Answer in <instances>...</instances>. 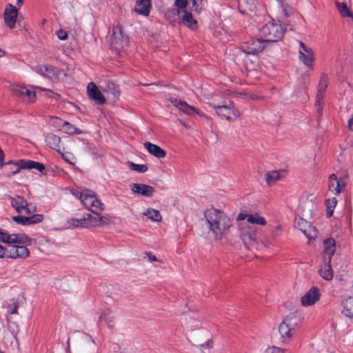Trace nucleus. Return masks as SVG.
<instances>
[{
    "label": "nucleus",
    "mask_w": 353,
    "mask_h": 353,
    "mask_svg": "<svg viewBox=\"0 0 353 353\" xmlns=\"http://www.w3.org/2000/svg\"><path fill=\"white\" fill-rule=\"evenodd\" d=\"M94 214V215L85 214L88 227H101L110 223L108 216H103L99 212Z\"/></svg>",
    "instance_id": "nucleus-15"
},
{
    "label": "nucleus",
    "mask_w": 353,
    "mask_h": 353,
    "mask_svg": "<svg viewBox=\"0 0 353 353\" xmlns=\"http://www.w3.org/2000/svg\"><path fill=\"white\" fill-rule=\"evenodd\" d=\"M248 223L261 225H265L266 224L265 219L257 214H250L248 216Z\"/></svg>",
    "instance_id": "nucleus-38"
},
{
    "label": "nucleus",
    "mask_w": 353,
    "mask_h": 353,
    "mask_svg": "<svg viewBox=\"0 0 353 353\" xmlns=\"http://www.w3.org/2000/svg\"><path fill=\"white\" fill-rule=\"evenodd\" d=\"M324 254L325 258L327 256L329 263H331L332 256L334 254L335 248V241L334 239L330 238L324 241Z\"/></svg>",
    "instance_id": "nucleus-28"
},
{
    "label": "nucleus",
    "mask_w": 353,
    "mask_h": 353,
    "mask_svg": "<svg viewBox=\"0 0 353 353\" xmlns=\"http://www.w3.org/2000/svg\"><path fill=\"white\" fill-rule=\"evenodd\" d=\"M297 227L309 240L314 239L318 236V231L315 227L304 219H299L296 222Z\"/></svg>",
    "instance_id": "nucleus-14"
},
{
    "label": "nucleus",
    "mask_w": 353,
    "mask_h": 353,
    "mask_svg": "<svg viewBox=\"0 0 353 353\" xmlns=\"http://www.w3.org/2000/svg\"><path fill=\"white\" fill-rule=\"evenodd\" d=\"M70 225L74 228H88L85 214H83L81 218H71L68 221Z\"/></svg>",
    "instance_id": "nucleus-33"
},
{
    "label": "nucleus",
    "mask_w": 353,
    "mask_h": 353,
    "mask_svg": "<svg viewBox=\"0 0 353 353\" xmlns=\"http://www.w3.org/2000/svg\"><path fill=\"white\" fill-rule=\"evenodd\" d=\"M348 128L350 130H353V115L348 120Z\"/></svg>",
    "instance_id": "nucleus-53"
},
{
    "label": "nucleus",
    "mask_w": 353,
    "mask_h": 353,
    "mask_svg": "<svg viewBox=\"0 0 353 353\" xmlns=\"http://www.w3.org/2000/svg\"><path fill=\"white\" fill-rule=\"evenodd\" d=\"M181 124H182L184 127L188 128V125H187L185 123H183V122H181Z\"/></svg>",
    "instance_id": "nucleus-60"
},
{
    "label": "nucleus",
    "mask_w": 353,
    "mask_h": 353,
    "mask_svg": "<svg viewBox=\"0 0 353 353\" xmlns=\"http://www.w3.org/2000/svg\"><path fill=\"white\" fill-rule=\"evenodd\" d=\"M342 312L347 317H353V297H349L343 301Z\"/></svg>",
    "instance_id": "nucleus-32"
},
{
    "label": "nucleus",
    "mask_w": 353,
    "mask_h": 353,
    "mask_svg": "<svg viewBox=\"0 0 353 353\" xmlns=\"http://www.w3.org/2000/svg\"><path fill=\"white\" fill-rule=\"evenodd\" d=\"M208 105L214 110L216 114L221 119L234 121L241 117V112L232 103L223 105H214L210 103Z\"/></svg>",
    "instance_id": "nucleus-5"
},
{
    "label": "nucleus",
    "mask_w": 353,
    "mask_h": 353,
    "mask_svg": "<svg viewBox=\"0 0 353 353\" xmlns=\"http://www.w3.org/2000/svg\"><path fill=\"white\" fill-rule=\"evenodd\" d=\"M299 59L307 66L312 68L314 62V54L304 53L301 50L299 51Z\"/></svg>",
    "instance_id": "nucleus-34"
},
{
    "label": "nucleus",
    "mask_w": 353,
    "mask_h": 353,
    "mask_svg": "<svg viewBox=\"0 0 353 353\" xmlns=\"http://www.w3.org/2000/svg\"><path fill=\"white\" fill-rule=\"evenodd\" d=\"M188 3V0H176L174 2V5L181 10H185Z\"/></svg>",
    "instance_id": "nucleus-46"
},
{
    "label": "nucleus",
    "mask_w": 353,
    "mask_h": 353,
    "mask_svg": "<svg viewBox=\"0 0 353 353\" xmlns=\"http://www.w3.org/2000/svg\"><path fill=\"white\" fill-rule=\"evenodd\" d=\"M3 246L0 245V258H3Z\"/></svg>",
    "instance_id": "nucleus-56"
},
{
    "label": "nucleus",
    "mask_w": 353,
    "mask_h": 353,
    "mask_svg": "<svg viewBox=\"0 0 353 353\" xmlns=\"http://www.w3.org/2000/svg\"><path fill=\"white\" fill-rule=\"evenodd\" d=\"M327 214H329V216H331L332 214V210L330 212H328Z\"/></svg>",
    "instance_id": "nucleus-61"
},
{
    "label": "nucleus",
    "mask_w": 353,
    "mask_h": 353,
    "mask_svg": "<svg viewBox=\"0 0 353 353\" xmlns=\"http://www.w3.org/2000/svg\"><path fill=\"white\" fill-rule=\"evenodd\" d=\"M327 87V77L325 75H323L321 78L320 82L318 86V90L316 95V101L315 106L317 109V112L319 115H321L323 112V105L322 101L323 99L324 93L325 92L326 88Z\"/></svg>",
    "instance_id": "nucleus-13"
},
{
    "label": "nucleus",
    "mask_w": 353,
    "mask_h": 353,
    "mask_svg": "<svg viewBox=\"0 0 353 353\" xmlns=\"http://www.w3.org/2000/svg\"><path fill=\"white\" fill-rule=\"evenodd\" d=\"M276 228V229H280V226H277Z\"/></svg>",
    "instance_id": "nucleus-62"
},
{
    "label": "nucleus",
    "mask_w": 353,
    "mask_h": 353,
    "mask_svg": "<svg viewBox=\"0 0 353 353\" xmlns=\"http://www.w3.org/2000/svg\"><path fill=\"white\" fill-rule=\"evenodd\" d=\"M263 39L252 38L245 42L241 47L242 50L248 54H256L261 52L265 46Z\"/></svg>",
    "instance_id": "nucleus-10"
},
{
    "label": "nucleus",
    "mask_w": 353,
    "mask_h": 353,
    "mask_svg": "<svg viewBox=\"0 0 353 353\" xmlns=\"http://www.w3.org/2000/svg\"><path fill=\"white\" fill-rule=\"evenodd\" d=\"M127 40L123 37L120 27L113 28V34L111 40V47L116 50L120 51L124 49Z\"/></svg>",
    "instance_id": "nucleus-17"
},
{
    "label": "nucleus",
    "mask_w": 353,
    "mask_h": 353,
    "mask_svg": "<svg viewBox=\"0 0 353 353\" xmlns=\"http://www.w3.org/2000/svg\"><path fill=\"white\" fill-rule=\"evenodd\" d=\"M36 71L42 76L50 79H57L63 72L59 68L48 65H39L37 67Z\"/></svg>",
    "instance_id": "nucleus-18"
},
{
    "label": "nucleus",
    "mask_w": 353,
    "mask_h": 353,
    "mask_svg": "<svg viewBox=\"0 0 353 353\" xmlns=\"http://www.w3.org/2000/svg\"><path fill=\"white\" fill-rule=\"evenodd\" d=\"M28 217H29L30 225V224H34V223H41L43 220V215L42 214H34V215H32L31 216H28Z\"/></svg>",
    "instance_id": "nucleus-43"
},
{
    "label": "nucleus",
    "mask_w": 353,
    "mask_h": 353,
    "mask_svg": "<svg viewBox=\"0 0 353 353\" xmlns=\"http://www.w3.org/2000/svg\"><path fill=\"white\" fill-rule=\"evenodd\" d=\"M22 169H35L39 172H43L45 170V165L39 162L31 161V160H20L17 163V169L16 171L12 172V174H15L19 172V170Z\"/></svg>",
    "instance_id": "nucleus-21"
},
{
    "label": "nucleus",
    "mask_w": 353,
    "mask_h": 353,
    "mask_svg": "<svg viewBox=\"0 0 353 353\" xmlns=\"http://www.w3.org/2000/svg\"><path fill=\"white\" fill-rule=\"evenodd\" d=\"M240 238L247 249H251L255 244L256 230L249 225H241Z\"/></svg>",
    "instance_id": "nucleus-9"
},
{
    "label": "nucleus",
    "mask_w": 353,
    "mask_h": 353,
    "mask_svg": "<svg viewBox=\"0 0 353 353\" xmlns=\"http://www.w3.org/2000/svg\"><path fill=\"white\" fill-rule=\"evenodd\" d=\"M256 9L255 0H239V10L245 14H249Z\"/></svg>",
    "instance_id": "nucleus-26"
},
{
    "label": "nucleus",
    "mask_w": 353,
    "mask_h": 353,
    "mask_svg": "<svg viewBox=\"0 0 353 353\" xmlns=\"http://www.w3.org/2000/svg\"><path fill=\"white\" fill-rule=\"evenodd\" d=\"M130 188L133 193L147 197H152L155 192L152 186L143 183H133L130 185Z\"/></svg>",
    "instance_id": "nucleus-19"
},
{
    "label": "nucleus",
    "mask_w": 353,
    "mask_h": 353,
    "mask_svg": "<svg viewBox=\"0 0 353 353\" xmlns=\"http://www.w3.org/2000/svg\"><path fill=\"white\" fill-rule=\"evenodd\" d=\"M190 3L195 12H200V6L201 5L202 0H190Z\"/></svg>",
    "instance_id": "nucleus-45"
},
{
    "label": "nucleus",
    "mask_w": 353,
    "mask_h": 353,
    "mask_svg": "<svg viewBox=\"0 0 353 353\" xmlns=\"http://www.w3.org/2000/svg\"><path fill=\"white\" fill-rule=\"evenodd\" d=\"M73 194L78 197L84 207L92 213L103 211L105 209V205L98 199L97 195L90 190H85Z\"/></svg>",
    "instance_id": "nucleus-2"
},
{
    "label": "nucleus",
    "mask_w": 353,
    "mask_h": 353,
    "mask_svg": "<svg viewBox=\"0 0 353 353\" xmlns=\"http://www.w3.org/2000/svg\"><path fill=\"white\" fill-rule=\"evenodd\" d=\"M299 323V318L294 314L286 316L279 325V331L283 340L288 339L294 334Z\"/></svg>",
    "instance_id": "nucleus-4"
},
{
    "label": "nucleus",
    "mask_w": 353,
    "mask_h": 353,
    "mask_svg": "<svg viewBox=\"0 0 353 353\" xmlns=\"http://www.w3.org/2000/svg\"><path fill=\"white\" fill-rule=\"evenodd\" d=\"M336 7L342 17L353 18V13L350 10L345 3L336 2Z\"/></svg>",
    "instance_id": "nucleus-37"
},
{
    "label": "nucleus",
    "mask_w": 353,
    "mask_h": 353,
    "mask_svg": "<svg viewBox=\"0 0 353 353\" xmlns=\"http://www.w3.org/2000/svg\"><path fill=\"white\" fill-rule=\"evenodd\" d=\"M62 156H63V159H64L66 161H68V163H70V164H72V165H74V164L73 162H71V161L68 159V158L66 156H65V155H63V154H62Z\"/></svg>",
    "instance_id": "nucleus-55"
},
{
    "label": "nucleus",
    "mask_w": 353,
    "mask_h": 353,
    "mask_svg": "<svg viewBox=\"0 0 353 353\" xmlns=\"http://www.w3.org/2000/svg\"><path fill=\"white\" fill-rule=\"evenodd\" d=\"M19 301L15 299H11L7 303L8 312L10 314H17Z\"/></svg>",
    "instance_id": "nucleus-39"
},
{
    "label": "nucleus",
    "mask_w": 353,
    "mask_h": 353,
    "mask_svg": "<svg viewBox=\"0 0 353 353\" xmlns=\"http://www.w3.org/2000/svg\"><path fill=\"white\" fill-rule=\"evenodd\" d=\"M143 214L148 219L155 222H160L162 220V216L159 211L153 208H148Z\"/></svg>",
    "instance_id": "nucleus-35"
},
{
    "label": "nucleus",
    "mask_w": 353,
    "mask_h": 353,
    "mask_svg": "<svg viewBox=\"0 0 353 353\" xmlns=\"http://www.w3.org/2000/svg\"><path fill=\"white\" fill-rule=\"evenodd\" d=\"M148 258L151 261H157V257L154 255H152L151 254H148Z\"/></svg>",
    "instance_id": "nucleus-54"
},
{
    "label": "nucleus",
    "mask_w": 353,
    "mask_h": 353,
    "mask_svg": "<svg viewBox=\"0 0 353 353\" xmlns=\"http://www.w3.org/2000/svg\"><path fill=\"white\" fill-rule=\"evenodd\" d=\"M8 200L10 202L11 206L19 214L25 212L26 214L30 215L37 211L35 205L29 204L28 201L21 196H8Z\"/></svg>",
    "instance_id": "nucleus-6"
},
{
    "label": "nucleus",
    "mask_w": 353,
    "mask_h": 353,
    "mask_svg": "<svg viewBox=\"0 0 353 353\" xmlns=\"http://www.w3.org/2000/svg\"><path fill=\"white\" fill-rule=\"evenodd\" d=\"M108 90H105V92L111 93L114 97H117L119 94V90L117 86L114 83H109L108 84Z\"/></svg>",
    "instance_id": "nucleus-42"
},
{
    "label": "nucleus",
    "mask_w": 353,
    "mask_h": 353,
    "mask_svg": "<svg viewBox=\"0 0 353 353\" xmlns=\"http://www.w3.org/2000/svg\"><path fill=\"white\" fill-rule=\"evenodd\" d=\"M18 11L17 8L12 4H8L5 9L3 19L6 24L10 29L15 26Z\"/></svg>",
    "instance_id": "nucleus-20"
},
{
    "label": "nucleus",
    "mask_w": 353,
    "mask_h": 353,
    "mask_svg": "<svg viewBox=\"0 0 353 353\" xmlns=\"http://www.w3.org/2000/svg\"><path fill=\"white\" fill-rule=\"evenodd\" d=\"M348 174L345 172L338 176L336 174H332L329 176L328 188L334 194H340L343 192L347 185Z\"/></svg>",
    "instance_id": "nucleus-7"
},
{
    "label": "nucleus",
    "mask_w": 353,
    "mask_h": 353,
    "mask_svg": "<svg viewBox=\"0 0 353 353\" xmlns=\"http://www.w3.org/2000/svg\"><path fill=\"white\" fill-rule=\"evenodd\" d=\"M52 124L55 126L56 128H61L63 126V123L65 121H63L59 117H51V121Z\"/></svg>",
    "instance_id": "nucleus-44"
},
{
    "label": "nucleus",
    "mask_w": 353,
    "mask_h": 353,
    "mask_svg": "<svg viewBox=\"0 0 353 353\" xmlns=\"http://www.w3.org/2000/svg\"><path fill=\"white\" fill-rule=\"evenodd\" d=\"M62 130L65 133L68 134H80L83 133L80 129L77 128L74 125L68 121L63 123Z\"/></svg>",
    "instance_id": "nucleus-36"
},
{
    "label": "nucleus",
    "mask_w": 353,
    "mask_h": 353,
    "mask_svg": "<svg viewBox=\"0 0 353 353\" xmlns=\"http://www.w3.org/2000/svg\"><path fill=\"white\" fill-rule=\"evenodd\" d=\"M57 36L61 40H65L68 38V34L65 31L63 30H59L57 31Z\"/></svg>",
    "instance_id": "nucleus-50"
},
{
    "label": "nucleus",
    "mask_w": 353,
    "mask_h": 353,
    "mask_svg": "<svg viewBox=\"0 0 353 353\" xmlns=\"http://www.w3.org/2000/svg\"><path fill=\"white\" fill-rule=\"evenodd\" d=\"M285 173V170H280V171H271L266 174V181L267 183L271 185L273 183H274L277 180H279L281 179L283 175Z\"/></svg>",
    "instance_id": "nucleus-30"
},
{
    "label": "nucleus",
    "mask_w": 353,
    "mask_h": 353,
    "mask_svg": "<svg viewBox=\"0 0 353 353\" xmlns=\"http://www.w3.org/2000/svg\"><path fill=\"white\" fill-rule=\"evenodd\" d=\"M212 342L210 341H208L206 343L201 344V347L202 348V350L205 348L210 349L212 347Z\"/></svg>",
    "instance_id": "nucleus-52"
},
{
    "label": "nucleus",
    "mask_w": 353,
    "mask_h": 353,
    "mask_svg": "<svg viewBox=\"0 0 353 353\" xmlns=\"http://www.w3.org/2000/svg\"><path fill=\"white\" fill-rule=\"evenodd\" d=\"M170 101L175 107H176L180 111L184 112L185 114H187L188 115L197 114L201 117H203L208 119H210V117H208L207 115L201 112L195 107L188 105L186 102L183 101L175 98H171Z\"/></svg>",
    "instance_id": "nucleus-12"
},
{
    "label": "nucleus",
    "mask_w": 353,
    "mask_h": 353,
    "mask_svg": "<svg viewBox=\"0 0 353 353\" xmlns=\"http://www.w3.org/2000/svg\"><path fill=\"white\" fill-rule=\"evenodd\" d=\"M177 14L185 26L192 30L196 28L197 22L193 19L191 12H188L186 10H178Z\"/></svg>",
    "instance_id": "nucleus-23"
},
{
    "label": "nucleus",
    "mask_w": 353,
    "mask_h": 353,
    "mask_svg": "<svg viewBox=\"0 0 353 353\" xmlns=\"http://www.w3.org/2000/svg\"><path fill=\"white\" fill-rule=\"evenodd\" d=\"M17 5L21 6L23 4V0H17Z\"/></svg>",
    "instance_id": "nucleus-57"
},
{
    "label": "nucleus",
    "mask_w": 353,
    "mask_h": 353,
    "mask_svg": "<svg viewBox=\"0 0 353 353\" xmlns=\"http://www.w3.org/2000/svg\"><path fill=\"white\" fill-rule=\"evenodd\" d=\"M128 167L139 173H145L148 170V166L144 164H136L132 162H128Z\"/></svg>",
    "instance_id": "nucleus-40"
},
{
    "label": "nucleus",
    "mask_w": 353,
    "mask_h": 353,
    "mask_svg": "<svg viewBox=\"0 0 353 353\" xmlns=\"http://www.w3.org/2000/svg\"><path fill=\"white\" fill-rule=\"evenodd\" d=\"M151 10V0H137L134 10L137 13L148 17Z\"/></svg>",
    "instance_id": "nucleus-24"
},
{
    "label": "nucleus",
    "mask_w": 353,
    "mask_h": 353,
    "mask_svg": "<svg viewBox=\"0 0 353 353\" xmlns=\"http://www.w3.org/2000/svg\"><path fill=\"white\" fill-rule=\"evenodd\" d=\"M321 294L319 289L316 286H312L304 296H302L301 301L303 306H310L316 303L320 299Z\"/></svg>",
    "instance_id": "nucleus-16"
},
{
    "label": "nucleus",
    "mask_w": 353,
    "mask_h": 353,
    "mask_svg": "<svg viewBox=\"0 0 353 353\" xmlns=\"http://www.w3.org/2000/svg\"><path fill=\"white\" fill-rule=\"evenodd\" d=\"M12 219L16 222L17 223L22 225H29L30 221H29V217H26L23 216H14L12 217Z\"/></svg>",
    "instance_id": "nucleus-41"
},
{
    "label": "nucleus",
    "mask_w": 353,
    "mask_h": 353,
    "mask_svg": "<svg viewBox=\"0 0 353 353\" xmlns=\"http://www.w3.org/2000/svg\"><path fill=\"white\" fill-rule=\"evenodd\" d=\"M10 244H24L30 239L24 234H11V236H8Z\"/></svg>",
    "instance_id": "nucleus-31"
},
{
    "label": "nucleus",
    "mask_w": 353,
    "mask_h": 353,
    "mask_svg": "<svg viewBox=\"0 0 353 353\" xmlns=\"http://www.w3.org/2000/svg\"><path fill=\"white\" fill-rule=\"evenodd\" d=\"M299 46L301 48L300 50H301L304 53L314 54V52L312 50V48L306 46L302 41H299Z\"/></svg>",
    "instance_id": "nucleus-48"
},
{
    "label": "nucleus",
    "mask_w": 353,
    "mask_h": 353,
    "mask_svg": "<svg viewBox=\"0 0 353 353\" xmlns=\"http://www.w3.org/2000/svg\"><path fill=\"white\" fill-rule=\"evenodd\" d=\"M87 91L90 98L96 101L99 104L103 105L105 103V98L94 83L90 82L88 83Z\"/></svg>",
    "instance_id": "nucleus-22"
},
{
    "label": "nucleus",
    "mask_w": 353,
    "mask_h": 353,
    "mask_svg": "<svg viewBox=\"0 0 353 353\" xmlns=\"http://www.w3.org/2000/svg\"><path fill=\"white\" fill-rule=\"evenodd\" d=\"M209 230L212 232L216 240L225 239L232 226V221L223 211L210 208L204 214Z\"/></svg>",
    "instance_id": "nucleus-1"
},
{
    "label": "nucleus",
    "mask_w": 353,
    "mask_h": 353,
    "mask_svg": "<svg viewBox=\"0 0 353 353\" xmlns=\"http://www.w3.org/2000/svg\"><path fill=\"white\" fill-rule=\"evenodd\" d=\"M3 258L26 259L29 256V251L24 245L8 244L3 247Z\"/></svg>",
    "instance_id": "nucleus-8"
},
{
    "label": "nucleus",
    "mask_w": 353,
    "mask_h": 353,
    "mask_svg": "<svg viewBox=\"0 0 353 353\" xmlns=\"http://www.w3.org/2000/svg\"><path fill=\"white\" fill-rule=\"evenodd\" d=\"M8 236H11V234H7L0 230V241L6 243L7 244H10V241H8Z\"/></svg>",
    "instance_id": "nucleus-47"
},
{
    "label": "nucleus",
    "mask_w": 353,
    "mask_h": 353,
    "mask_svg": "<svg viewBox=\"0 0 353 353\" xmlns=\"http://www.w3.org/2000/svg\"><path fill=\"white\" fill-rule=\"evenodd\" d=\"M265 353H283V350L272 346L267 348Z\"/></svg>",
    "instance_id": "nucleus-49"
},
{
    "label": "nucleus",
    "mask_w": 353,
    "mask_h": 353,
    "mask_svg": "<svg viewBox=\"0 0 353 353\" xmlns=\"http://www.w3.org/2000/svg\"><path fill=\"white\" fill-rule=\"evenodd\" d=\"M12 91L15 97L20 98L24 102L33 103L36 100L35 92H32L23 85H14L12 86Z\"/></svg>",
    "instance_id": "nucleus-11"
},
{
    "label": "nucleus",
    "mask_w": 353,
    "mask_h": 353,
    "mask_svg": "<svg viewBox=\"0 0 353 353\" xmlns=\"http://www.w3.org/2000/svg\"><path fill=\"white\" fill-rule=\"evenodd\" d=\"M4 55V51L0 49V57Z\"/></svg>",
    "instance_id": "nucleus-58"
},
{
    "label": "nucleus",
    "mask_w": 353,
    "mask_h": 353,
    "mask_svg": "<svg viewBox=\"0 0 353 353\" xmlns=\"http://www.w3.org/2000/svg\"><path fill=\"white\" fill-rule=\"evenodd\" d=\"M144 148L150 154L157 158L162 159L164 158L166 155V152L164 150H163L159 145L153 144L150 142H145L144 143Z\"/></svg>",
    "instance_id": "nucleus-25"
},
{
    "label": "nucleus",
    "mask_w": 353,
    "mask_h": 353,
    "mask_svg": "<svg viewBox=\"0 0 353 353\" xmlns=\"http://www.w3.org/2000/svg\"><path fill=\"white\" fill-rule=\"evenodd\" d=\"M319 272L321 276L327 281H330L333 278V270L331 267V263H329V259L325 261Z\"/></svg>",
    "instance_id": "nucleus-29"
},
{
    "label": "nucleus",
    "mask_w": 353,
    "mask_h": 353,
    "mask_svg": "<svg viewBox=\"0 0 353 353\" xmlns=\"http://www.w3.org/2000/svg\"><path fill=\"white\" fill-rule=\"evenodd\" d=\"M46 141L51 148L62 154L61 150L64 148L61 146V140L59 136L52 134H48L46 138Z\"/></svg>",
    "instance_id": "nucleus-27"
},
{
    "label": "nucleus",
    "mask_w": 353,
    "mask_h": 353,
    "mask_svg": "<svg viewBox=\"0 0 353 353\" xmlns=\"http://www.w3.org/2000/svg\"><path fill=\"white\" fill-rule=\"evenodd\" d=\"M249 215L250 214H248L239 213L237 216L236 220L237 221H244L245 219L248 220Z\"/></svg>",
    "instance_id": "nucleus-51"
},
{
    "label": "nucleus",
    "mask_w": 353,
    "mask_h": 353,
    "mask_svg": "<svg viewBox=\"0 0 353 353\" xmlns=\"http://www.w3.org/2000/svg\"><path fill=\"white\" fill-rule=\"evenodd\" d=\"M332 203L335 205L336 203V199L334 198L332 201Z\"/></svg>",
    "instance_id": "nucleus-59"
},
{
    "label": "nucleus",
    "mask_w": 353,
    "mask_h": 353,
    "mask_svg": "<svg viewBox=\"0 0 353 353\" xmlns=\"http://www.w3.org/2000/svg\"><path fill=\"white\" fill-rule=\"evenodd\" d=\"M284 34L281 24L270 21L265 23L260 30V37L263 39L265 44L279 41Z\"/></svg>",
    "instance_id": "nucleus-3"
}]
</instances>
